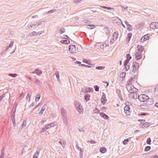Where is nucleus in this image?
<instances>
[{"mask_svg":"<svg viewBox=\"0 0 158 158\" xmlns=\"http://www.w3.org/2000/svg\"><path fill=\"white\" fill-rule=\"evenodd\" d=\"M118 97H119V99L121 101H123V99L122 96L121 94H120L118 95Z\"/></svg>","mask_w":158,"mask_h":158,"instance_id":"54","label":"nucleus"},{"mask_svg":"<svg viewBox=\"0 0 158 158\" xmlns=\"http://www.w3.org/2000/svg\"><path fill=\"white\" fill-rule=\"evenodd\" d=\"M143 47V46L138 45L137 46L138 50V52H137L139 53H141L144 50V48Z\"/></svg>","mask_w":158,"mask_h":158,"instance_id":"10","label":"nucleus"},{"mask_svg":"<svg viewBox=\"0 0 158 158\" xmlns=\"http://www.w3.org/2000/svg\"><path fill=\"white\" fill-rule=\"evenodd\" d=\"M132 93H137V92L138 91V89L135 88L134 86H133V87L132 88Z\"/></svg>","mask_w":158,"mask_h":158,"instance_id":"36","label":"nucleus"},{"mask_svg":"<svg viewBox=\"0 0 158 158\" xmlns=\"http://www.w3.org/2000/svg\"><path fill=\"white\" fill-rule=\"evenodd\" d=\"M15 110L14 111H13L12 112V114H11V117H15Z\"/></svg>","mask_w":158,"mask_h":158,"instance_id":"60","label":"nucleus"},{"mask_svg":"<svg viewBox=\"0 0 158 158\" xmlns=\"http://www.w3.org/2000/svg\"><path fill=\"white\" fill-rule=\"evenodd\" d=\"M150 28L153 29H158V22L152 23L150 25Z\"/></svg>","mask_w":158,"mask_h":158,"instance_id":"4","label":"nucleus"},{"mask_svg":"<svg viewBox=\"0 0 158 158\" xmlns=\"http://www.w3.org/2000/svg\"><path fill=\"white\" fill-rule=\"evenodd\" d=\"M124 111L126 114L127 115H130L131 111L129 106L127 105H126L124 107Z\"/></svg>","mask_w":158,"mask_h":158,"instance_id":"3","label":"nucleus"},{"mask_svg":"<svg viewBox=\"0 0 158 158\" xmlns=\"http://www.w3.org/2000/svg\"><path fill=\"white\" fill-rule=\"evenodd\" d=\"M90 97V96L89 94H87L85 95L84 98H85V99L86 100V102H87V101H89V100Z\"/></svg>","mask_w":158,"mask_h":158,"instance_id":"25","label":"nucleus"},{"mask_svg":"<svg viewBox=\"0 0 158 158\" xmlns=\"http://www.w3.org/2000/svg\"><path fill=\"white\" fill-rule=\"evenodd\" d=\"M59 143L62 145V147L64 146L66 144L65 140L62 139H61Z\"/></svg>","mask_w":158,"mask_h":158,"instance_id":"18","label":"nucleus"},{"mask_svg":"<svg viewBox=\"0 0 158 158\" xmlns=\"http://www.w3.org/2000/svg\"><path fill=\"white\" fill-rule=\"evenodd\" d=\"M135 55V59L136 60H139L142 58V55L141 53L136 52Z\"/></svg>","mask_w":158,"mask_h":158,"instance_id":"11","label":"nucleus"},{"mask_svg":"<svg viewBox=\"0 0 158 158\" xmlns=\"http://www.w3.org/2000/svg\"><path fill=\"white\" fill-rule=\"evenodd\" d=\"M4 149L1 150V154L0 156V158H4V153L3 152Z\"/></svg>","mask_w":158,"mask_h":158,"instance_id":"43","label":"nucleus"},{"mask_svg":"<svg viewBox=\"0 0 158 158\" xmlns=\"http://www.w3.org/2000/svg\"><path fill=\"white\" fill-rule=\"evenodd\" d=\"M47 130L46 127L43 128L40 131V133H42L44 132L45 131Z\"/></svg>","mask_w":158,"mask_h":158,"instance_id":"55","label":"nucleus"},{"mask_svg":"<svg viewBox=\"0 0 158 158\" xmlns=\"http://www.w3.org/2000/svg\"><path fill=\"white\" fill-rule=\"evenodd\" d=\"M116 92L118 94V95L121 94V91L119 89H117Z\"/></svg>","mask_w":158,"mask_h":158,"instance_id":"59","label":"nucleus"},{"mask_svg":"<svg viewBox=\"0 0 158 158\" xmlns=\"http://www.w3.org/2000/svg\"><path fill=\"white\" fill-rule=\"evenodd\" d=\"M119 36L118 35V32L117 31L114 32L112 36V39L113 40H116L118 38H119Z\"/></svg>","mask_w":158,"mask_h":158,"instance_id":"12","label":"nucleus"},{"mask_svg":"<svg viewBox=\"0 0 158 158\" xmlns=\"http://www.w3.org/2000/svg\"><path fill=\"white\" fill-rule=\"evenodd\" d=\"M76 147L79 150H80L81 152V151L82 148H80L78 146V144H76Z\"/></svg>","mask_w":158,"mask_h":158,"instance_id":"52","label":"nucleus"},{"mask_svg":"<svg viewBox=\"0 0 158 158\" xmlns=\"http://www.w3.org/2000/svg\"><path fill=\"white\" fill-rule=\"evenodd\" d=\"M132 35V34H131V33H129V34H128L127 35V39H130L131 38V36Z\"/></svg>","mask_w":158,"mask_h":158,"instance_id":"51","label":"nucleus"},{"mask_svg":"<svg viewBox=\"0 0 158 158\" xmlns=\"http://www.w3.org/2000/svg\"><path fill=\"white\" fill-rule=\"evenodd\" d=\"M46 106V105H44L42 107L40 111L39 114H43V112L45 109V106Z\"/></svg>","mask_w":158,"mask_h":158,"instance_id":"24","label":"nucleus"},{"mask_svg":"<svg viewBox=\"0 0 158 158\" xmlns=\"http://www.w3.org/2000/svg\"><path fill=\"white\" fill-rule=\"evenodd\" d=\"M62 118L63 120V122L65 124V125H66L68 123L67 116L62 117Z\"/></svg>","mask_w":158,"mask_h":158,"instance_id":"19","label":"nucleus"},{"mask_svg":"<svg viewBox=\"0 0 158 158\" xmlns=\"http://www.w3.org/2000/svg\"><path fill=\"white\" fill-rule=\"evenodd\" d=\"M35 82L37 84V85H40V82L37 79L35 78Z\"/></svg>","mask_w":158,"mask_h":158,"instance_id":"47","label":"nucleus"},{"mask_svg":"<svg viewBox=\"0 0 158 158\" xmlns=\"http://www.w3.org/2000/svg\"><path fill=\"white\" fill-rule=\"evenodd\" d=\"M126 58L127 59L130 60L131 59V57L129 54H128L126 55Z\"/></svg>","mask_w":158,"mask_h":158,"instance_id":"44","label":"nucleus"},{"mask_svg":"<svg viewBox=\"0 0 158 158\" xmlns=\"http://www.w3.org/2000/svg\"><path fill=\"white\" fill-rule=\"evenodd\" d=\"M96 27L94 25H88V28L90 29L94 28Z\"/></svg>","mask_w":158,"mask_h":158,"instance_id":"35","label":"nucleus"},{"mask_svg":"<svg viewBox=\"0 0 158 158\" xmlns=\"http://www.w3.org/2000/svg\"><path fill=\"white\" fill-rule=\"evenodd\" d=\"M61 113L62 117L67 116V112L66 110L63 108L61 109Z\"/></svg>","mask_w":158,"mask_h":158,"instance_id":"13","label":"nucleus"},{"mask_svg":"<svg viewBox=\"0 0 158 158\" xmlns=\"http://www.w3.org/2000/svg\"><path fill=\"white\" fill-rule=\"evenodd\" d=\"M14 43V42L13 41H11L10 42V44L8 46H7L6 47L9 48L12 47V46L13 45Z\"/></svg>","mask_w":158,"mask_h":158,"instance_id":"41","label":"nucleus"},{"mask_svg":"<svg viewBox=\"0 0 158 158\" xmlns=\"http://www.w3.org/2000/svg\"><path fill=\"white\" fill-rule=\"evenodd\" d=\"M126 73L125 72H122L121 73L120 75V78H122V80H123L126 75Z\"/></svg>","mask_w":158,"mask_h":158,"instance_id":"28","label":"nucleus"},{"mask_svg":"<svg viewBox=\"0 0 158 158\" xmlns=\"http://www.w3.org/2000/svg\"><path fill=\"white\" fill-rule=\"evenodd\" d=\"M74 103L75 106L76 107V108H77L78 107H79L81 105L80 103L78 101H76L74 102Z\"/></svg>","mask_w":158,"mask_h":158,"instance_id":"29","label":"nucleus"},{"mask_svg":"<svg viewBox=\"0 0 158 158\" xmlns=\"http://www.w3.org/2000/svg\"><path fill=\"white\" fill-rule=\"evenodd\" d=\"M32 73H36L37 75H39V74H41L42 73V71L41 70L37 68L35 69L34 71L32 72Z\"/></svg>","mask_w":158,"mask_h":158,"instance_id":"14","label":"nucleus"},{"mask_svg":"<svg viewBox=\"0 0 158 158\" xmlns=\"http://www.w3.org/2000/svg\"><path fill=\"white\" fill-rule=\"evenodd\" d=\"M135 78L136 76L135 75H133L127 81V84H132V83H133L135 81Z\"/></svg>","mask_w":158,"mask_h":158,"instance_id":"8","label":"nucleus"},{"mask_svg":"<svg viewBox=\"0 0 158 158\" xmlns=\"http://www.w3.org/2000/svg\"><path fill=\"white\" fill-rule=\"evenodd\" d=\"M100 151L102 153H104L106 152V149L105 148L102 147L100 148Z\"/></svg>","mask_w":158,"mask_h":158,"instance_id":"27","label":"nucleus"},{"mask_svg":"<svg viewBox=\"0 0 158 158\" xmlns=\"http://www.w3.org/2000/svg\"><path fill=\"white\" fill-rule=\"evenodd\" d=\"M132 94H133V98L134 99H136L137 98H138L139 96L137 93H135Z\"/></svg>","mask_w":158,"mask_h":158,"instance_id":"23","label":"nucleus"},{"mask_svg":"<svg viewBox=\"0 0 158 158\" xmlns=\"http://www.w3.org/2000/svg\"><path fill=\"white\" fill-rule=\"evenodd\" d=\"M76 109L80 113H81L82 112V110H83V108H82V106L81 105L79 107H78L77 108H76Z\"/></svg>","mask_w":158,"mask_h":158,"instance_id":"26","label":"nucleus"},{"mask_svg":"<svg viewBox=\"0 0 158 158\" xmlns=\"http://www.w3.org/2000/svg\"><path fill=\"white\" fill-rule=\"evenodd\" d=\"M101 7L102 8H103V9H107L108 10H114V9L112 7H107L106 6H101Z\"/></svg>","mask_w":158,"mask_h":158,"instance_id":"34","label":"nucleus"},{"mask_svg":"<svg viewBox=\"0 0 158 158\" xmlns=\"http://www.w3.org/2000/svg\"><path fill=\"white\" fill-rule=\"evenodd\" d=\"M96 110H97V112H95V113H99V110L98 108H95L94 110H93L94 111H95Z\"/></svg>","mask_w":158,"mask_h":158,"instance_id":"58","label":"nucleus"},{"mask_svg":"<svg viewBox=\"0 0 158 158\" xmlns=\"http://www.w3.org/2000/svg\"><path fill=\"white\" fill-rule=\"evenodd\" d=\"M133 87V85L132 84H127V89L129 93L132 94Z\"/></svg>","mask_w":158,"mask_h":158,"instance_id":"7","label":"nucleus"},{"mask_svg":"<svg viewBox=\"0 0 158 158\" xmlns=\"http://www.w3.org/2000/svg\"><path fill=\"white\" fill-rule=\"evenodd\" d=\"M124 65L125 67V71H127L130 68V65L129 64H124Z\"/></svg>","mask_w":158,"mask_h":158,"instance_id":"21","label":"nucleus"},{"mask_svg":"<svg viewBox=\"0 0 158 158\" xmlns=\"http://www.w3.org/2000/svg\"><path fill=\"white\" fill-rule=\"evenodd\" d=\"M155 89L157 91H158V85H157L156 86Z\"/></svg>","mask_w":158,"mask_h":158,"instance_id":"64","label":"nucleus"},{"mask_svg":"<svg viewBox=\"0 0 158 158\" xmlns=\"http://www.w3.org/2000/svg\"><path fill=\"white\" fill-rule=\"evenodd\" d=\"M83 62L89 65H91V61L90 60H86L85 59H84L83 60Z\"/></svg>","mask_w":158,"mask_h":158,"instance_id":"20","label":"nucleus"},{"mask_svg":"<svg viewBox=\"0 0 158 158\" xmlns=\"http://www.w3.org/2000/svg\"><path fill=\"white\" fill-rule=\"evenodd\" d=\"M151 158H158V156L156 155H155L151 156Z\"/></svg>","mask_w":158,"mask_h":158,"instance_id":"61","label":"nucleus"},{"mask_svg":"<svg viewBox=\"0 0 158 158\" xmlns=\"http://www.w3.org/2000/svg\"><path fill=\"white\" fill-rule=\"evenodd\" d=\"M26 121H24L23 122V123L21 125V126L20 127L21 128H23V127H24L26 126Z\"/></svg>","mask_w":158,"mask_h":158,"instance_id":"33","label":"nucleus"},{"mask_svg":"<svg viewBox=\"0 0 158 158\" xmlns=\"http://www.w3.org/2000/svg\"><path fill=\"white\" fill-rule=\"evenodd\" d=\"M94 88L95 91L98 92L99 91V87L98 86L95 85Z\"/></svg>","mask_w":158,"mask_h":158,"instance_id":"46","label":"nucleus"},{"mask_svg":"<svg viewBox=\"0 0 158 158\" xmlns=\"http://www.w3.org/2000/svg\"><path fill=\"white\" fill-rule=\"evenodd\" d=\"M60 42L62 44H68L70 43V40H61Z\"/></svg>","mask_w":158,"mask_h":158,"instance_id":"22","label":"nucleus"},{"mask_svg":"<svg viewBox=\"0 0 158 158\" xmlns=\"http://www.w3.org/2000/svg\"><path fill=\"white\" fill-rule=\"evenodd\" d=\"M100 115L104 119H108L109 118V116L107 115L103 112L100 113Z\"/></svg>","mask_w":158,"mask_h":158,"instance_id":"15","label":"nucleus"},{"mask_svg":"<svg viewBox=\"0 0 158 158\" xmlns=\"http://www.w3.org/2000/svg\"><path fill=\"white\" fill-rule=\"evenodd\" d=\"M69 50L70 53H74L76 52V48L74 45H70L69 47Z\"/></svg>","mask_w":158,"mask_h":158,"instance_id":"5","label":"nucleus"},{"mask_svg":"<svg viewBox=\"0 0 158 158\" xmlns=\"http://www.w3.org/2000/svg\"><path fill=\"white\" fill-rule=\"evenodd\" d=\"M151 140L150 138H148L147 139V141H146V143L148 144H151Z\"/></svg>","mask_w":158,"mask_h":158,"instance_id":"38","label":"nucleus"},{"mask_svg":"<svg viewBox=\"0 0 158 158\" xmlns=\"http://www.w3.org/2000/svg\"><path fill=\"white\" fill-rule=\"evenodd\" d=\"M14 43V42L13 41H11L10 42V44L8 46H7L6 47L9 48L12 47V46L13 45Z\"/></svg>","mask_w":158,"mask_h":158,"instance_id":"40","label":"nucleus"},{"mask_svg":"<svg viewBox=\"0 0 158 158\" xmlns=\"http://www.w3.org/2000/svg\"><path fill=\"white\" fill-rule=\"evenodd\" d=\"M148 101L147 102L149 107L150 106L153 105L154 103L153 100V99L149 98V100H148Z\"/></svg>","mask_w":158,"mask_h":158,"instance_id":"17","label":"nucleus"},{"mask_svg":"<svg viewBox=\"0 0 158 158\" xmlns=\"http://www.w3.org/2000/svg\"><path fill=\"white\" fill-rule=\"evenodd\" d=\"M31 94L29 95V94H28L26 97V98L27 99H27H28L30 100V98L31 97Z\"/></svg>","mask_w":158,"mask_h":158,"instance_id":"53","label":"nucleus"},{"mask_svg":"<svg viewBox=\"0 0 158 158\" xmlns=\"http://www.w3.org/2000/svg\"><path fill=\"white\" fill-rule=\"evenodd\" d=\"M34 102H32V103H31L30 105L29 106V107L30 108L33 107L34 106Z\"/></svg>","mask_w":158,"mask_h":158,"instance_id":"62","label":"nucleus"},{"mask_svg":"<svg viewBox=\"0 0 158 158\" xmlns=\"http://www.w3.org/2000/svg\"><path fill=\"white\" fill-rule=\"evenodd\" d=\"M139 101L143 103L147 102L149 100V97L145 94H141L138 98Z\"/></svg>","mask_w":158,"mask_h":158,"instance_id":"1","label":"nucleus"},{"mask_svg":"<svg viewBox=\"0 0 158 158\" xmlns=\"http://www.w3.org/2000/svg\"><path fill=\"white\" fill-rule=\"evenodd\" d=\"M53 127V125H51V124H48L47 125L45 126V127L47 129L50 128L51 127Z\"/></svg>","mask_w":158,"mask_h":158,"instance_id":"48","label":"nucleus"},{"mask_svg":"<svg viewBox=\"0 0 158 158\" xmlns=\"http://www.w3.org/2000/svg\"><path fill=\"white\" fill-rule=\"evenodd\" d=\"M56 77L57 79V80H58L59 79V74L58 73H57L56 74Z\"/></svg>","mask_w":158,"mask_h":158,"instance_id":"63","label":"nucleus"},{"mask_svg":"<svg viewBox=\"0 0 158 158\" xmlns=\"http://www.w3.org/2000/svg\"><path fill=\"white\" fill-rule=\"evenodd\" d=\"M151 148L150 146H147L145 148V151L147 152L151 149Z\"/></svg>","mask_w":158,"mask_h":158,"instance_id":"42","label":"nucleus"},{"mask_svg":"<svg viewBox=\"0 0 158 158\" xmlns=\"http://www.w3.org/2000/svg\"><path fill=\"white\" fill-rule=\"evenodd\" d=\"M142 109L147 110L149 108V107L147 102L143 103L139 106Z\"/></svg>","mask_w":158,"mask_h":158,"instance_id":"6","label":"nucleus"},{"mask_svg":"<svg viewBox=\"0 0 158 158\" xmlns=\"http://www.w3.org/2000/svg\"><path fill=\"white\" fill-rule=\"evenodd\" d=\"M132 70L130 71V73L131 74H134L135 71H137L139 68V64L136 62L134 61L132 63Z\"/></svg>","mask_w":158,"mask_h":158,"instance_id":"2","label":"nucleus"},{"mask_svg":"<svg viewBox=\"0 0 158 158\" xmlns=\"http://www.w3.org/2000/svg\"><path fill=\"white\" fill-rule=\"evenodd\" d=\"M5 94H3L0 97V101H2V99L5 97Z\"/></svg>","mask_w":158,"mask_h":158,"instance_id":"57","label":"nucleus"},{"mask_svg":"<svg viewBox=\"0 0 158 158\" xmlns=\"http://www.w3.org/2000/svg\"><path fill=\"white\" fill-rule=\"evenodd\" d=\"M93 91V89L92 88L89 87L88 88V90H86L85 92H92Z\"/></svg>","mask_w":158,"mask_h":158,"instance_id":"45","label":"nucleus"},{"mask_svg":"<svg viewBox=\"0 0 158 158\" xmlns=\"http://www.w3.org/2000/svg\"><path fill=\"white\" fill-rule=\"evenodd\" d=\"M8 75L13 77H15L17 76L18 74L16 73H9Z\"/></svg>","mask_w":158,"mask_h":158,"instance_id":"31","label":"nucleus"},{"mask_svg":"<svg viewBox=\"0 0 158 158\" xmlns=\"http://www.w3.org/2000/svg\"><path fill=\"white\" fill-rule=\"evenodd\" d=\"M129 141V139H126L124 140L123 141V143L125 144H127V142Z\"/></svg>","mask_w":158,"mask_h":158,"instance_id":"49","label":"nucleus"},{"mask_svg":"<svg viewBox=\"0 0 158 158\" xmlns=\"http://www.w3.org/2000/svg\"><path fill=\"white\" fill-rule=\"evenodd\" d=\"M39 154V152L38 151H37L34 154L33 158H37Z\"/></svg>","mask_w":158,"mask_h":158,"instance_id":"37","label":"nucleus"},{"mask_svg":"<svg viewBox=\"0 0 158 158\" xmlns=\"http://www.w3.org/2000/svg\"><path fill=\"white\" fill-rule=\"evenodd\" d=\"M107 100L106 99V95L104 93H103V95L101 98V102L102 104H104L107 102Z\"/></svg>","mask_w":158,"mask_h":158,"instance_id":"9","label":"nucleus"},{"mask_svg":"<svg viewBox=\"0 0 158 158\" xmlns=\"http://www.w3.org/2000/svg\"><path fill=\"white\" fill-rule=\"evenodd\" d=\"M150 125V123L146 122L145 123L143 124L142 126L143 127H148Z\"/></svg>","mask_w":158,"mask_h":158,"instance_id":"30","label":"nucleus"},{"mask_svg":"<svg viewBox=\"0 0 158 158\" xmlns=\"http://www.w3.org/2000/svg\"><path fill=\"white\" fill-rule=\"evenodd\" d=\"M65 31V30L64 28H61L60 29V34H61L63 33H64Z\"/></svg>","mask_w":158,"mask_h":158,"instance_id":"50","label":"nucleus"},{"mask_svg":"<svg viewBox=\"0 0 158 158\" xmlns=\"http://www.w3.org/2000/svg\"><path fill=\"white\" fill-rule=\"evenodd\" d=\"M40 94H37L36 96L35 101L36 102L38 101L40 99Z\"/></svg>","mask_w":158,"mask_h":158,"instance_id":"32","label":"nucleus"},{"mask_svg":"<svg viewBox=\"0 0 158 158\" xmlns=\"http://www.w3.org/2000/svg\"><path fill=\"white\" fill-rule=\"evenodd\" d=\"M105 68L104 66H97L96 67V69L98 70H101L104 69Z\"/></svg>","mask_w":158,"mask_h":158,"instance_id":"39","label":"nucleus"},{"mask_svg":"<svg viewBox=\"0 0 158 158\" xmlns=\"http://www.w3.org/2000/svg\"><path fill=\"white\" fill-rule=\"evenodd\" d=\"M129 61H130L129 60H128L127 59L125 61V62H124V64H128L129 63Z\"/></svg>","mask_w":158,"mask_h":158,"instance_id":"56","label":"nucleus"},{"mask_svg":"<svg viewBox=\"0 0 158 158\" xmlns=\"http://www.w3.org/2000/svg\"><path fill=\"white\" fill-rule=\"evenodd\" d=\"M151 35L149 34L144 35L142 37L141 40H149L150 39Z\"/></svg>","mask_w":158,"mask_h":158,"instance_id":"16","label":"nucleus"}]
</instances>
